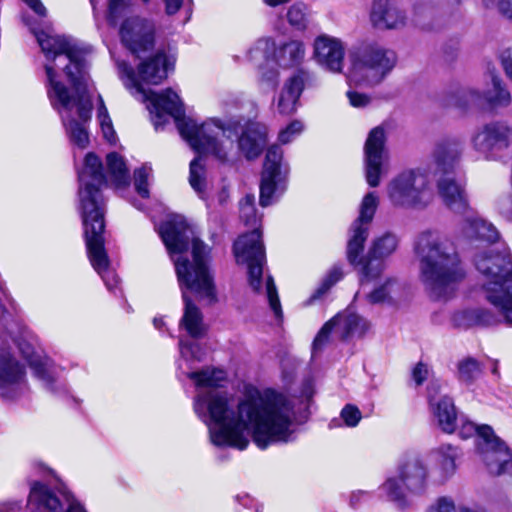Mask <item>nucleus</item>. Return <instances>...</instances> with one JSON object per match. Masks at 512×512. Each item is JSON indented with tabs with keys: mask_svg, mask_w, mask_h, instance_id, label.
<instances>
[{
	"mask_svg": "<svg viewBox=\"0 0 512 512\" xmlns=\"http://www.w3.org/2000/svg\"><path fill=\"white\" fill-rule=\"evenodd\" d=\"M197 393L193 409L206 424L209 438L217 447L244 450L249 435L260 449L294 439L298 422L296 400L273 389L245 395L236 404L232 395L220 389L226 372L205 368L188 373Z\"/></svg>",
	"mask_w": 512,
	"mask_h": 512,
	"instance_id": "1",
	"label": "nucleus"
},
{
	"mask_svg": "<svg viewBox=\"0 0 512 512\" xmlns=\"http://www.w3.org/2000/svg\"><path fill=\"white\" fill-rule=\"evenodd\" d=\"M24 21L46 59L44 67L50 103L59 113L72 146L85 149L89 145L86 123L92 112L85 52L72 38L38 31L28 19L24 18Z\"/></svg>",
	"mask_w": 512,
	"mask_h": 512,
	"instance_id": "2",
	"label": "nucleus"
},
{
	"mask_svg": "<svg viewBox=\"0 0 512 512\" xmlns=\"http://www.w3.org/2000/svg\"><path fill=\"white\" fill-rule=\"evenodd\" d=\"M160 236L175 265L178 283L184 301V314L180 326L193 337L205 332L200 309L193 304L191 296L208 303L216 301V289L210 270L211 247L200 240L184 217L175 215L164 222Z\"/></svg>",
	"mask_w": 512,
	"mask_h": 512,
	"instance_id": "3",
	"label": "nucleus"
},
{
	"mask_svg": "<svg viewBox=\"0 0 512 512\" xmlns=\"http://www.w3.org/2000/svg\"><path fill=\"white\" fill-rule=\"evenodd\" d=\"M106 163L107 170L104 174L102 163L95 154L88 153L85 156L83 167L78 172L79 211L90 263L107 289L116 293L119 279L109 266L104 248V201L100 188L105 183H111L116 188L126 187L130 183V175L124 159L117 153L108 154Z\"/></svg>",
	"mask_w": 512,
	"mask_h": 512,
	"instance_id": "4",
	"label": "nucleus"
},
{
	"mask_svg": "<svg viewBox=\"0 0 512 512\" xmlns=\"http://www.w3.org/2000/svg\"><path fill=\"white\" fill-rule=\"evenodd\" d=\"M418 279L435 299L450 297L465 278L464 263L455 243L438 230L425 229L413 240Z\"/></svg>",
	"mask_w": 512,
	"mask_h": 512,
	"instance_id": "5",
	"label": "nucleus"
},
{
	"mask_svg": "<svg viewBox=\"0 0 512 512\" xmlns=\"http://www.w3.org/2000/svg\"><path fill=\"white\" fill-rule=\"evenodd\" d=\"M178 130L194 151L211 154L219 161H227L236 151H241L247 159H254L266 144L263 132L250 128L243 131L240 120L223 123L211 118L199 124L188 118L178 123Z\"/></svg>",
	"mask_w": 512,
	"mask_h": 512,
	"instance_id": "6",
	"label": "nucleus"
},
{
	"mask_svg": "<svg viewBox=\"0 0 512 512\" xmlns=\"http://www.w3.org/2000/svg\"><path fill=\"white\" fill-rule=\"evenodd\" d=\"M173 65L174 59L164 52H157L141 62L137 73L125 61H117L119 76L124 85L132 90L133 94L141 97L142 101L149 102L147 108L156 130L162 128L169 117H173L177 125L180 121L188 119L182 118L183 104L174 90L166 89L156 93L150 90L146 91L141 84L157 85L161 83Z\"/></svg>",
	"mask_w": 512,
	"mask_h": 512,
	"instance_id": "7",
	"label": "nucleus"
},
{
	"mask_svg": "<svg viewBox=\"0 0 512 512\" xmlns=\"http://www.w3.org/2000/svg\"><path fill=\"white\" fill-rule=\"evenodd\" d=\"M240 218L253 230L240 236L234 243V255L238 264L247 265V282L250 289L266 296L276 318H282V308L272 276L264 270L266 264L264 246L258 224L261 216L256 213L255 197L248 194L240 201Z\"/></svg>",
	"mask_w": 512,
	"mask_h": 512,
	"instance_id": "8",
	"label": "nucleus"
},
{
	"mask_svg": "<svg viewBox=\"0 0 512 512\" xmlns=\"http://www.w3.org/2000/svg\"><path fill=\"white\" fill-rule=\"evenodd\" d=\"M479 285L488 302L512 325V256L504 243L489 245L474 256Z\"/></svg>",
	"mask_w": 512,
	"mask_h": 512,
	"instance_id": "9",
	"label": "nucleus"
},
{
	"mask_svg": "<svg viewBox=\"0 0 512 512\" xmlns=\"http://www.w3.org/2000/svg\"><path fill=\"white\" fill-rule=\"evenodd\" d=\"M462 151L463 145L459 139L444 140L437 144L429 163V175L441 174L437 186L443 202L457 214H466L469 210L464 184L454 177Z\"/></svg>",
	"mask_w": 512,
	"mask_h": 512,
	"instance_id": "10",
	"label": "nucleus"
},
{
	"mask_svg": "<svg viewBox=\"0 0 512 512\" xmlns=\"http://www.w3.org/2000/svg\"><path fill=\"white\" fill-rule=\"evenodd\" d=\"M429 470L419 455H409L401 460L397 475L388 478L380 487L381 493L393 505L404 510L411 506L408 494L421 496L428 488Z\"/></svg>",
	"mask_w": 512,
	"mask_h": 512,
	"instance_id": "11",
	"label": "nucleus"
},
{
	"mask_svg": "<svg viewBox=\"0 0 512 512\" xmlns=\"http://www.w3.org/2000/svg\"><path fill=\"white\" fill-rule=\"evenodd\" d=\"M396 55L377 42H366L350 52V83L375 86L380 84L396 64Z\"/></svg>",
	"mask_w": 512,
	"mask_h": 512,
	"instance_id": "12",
	"label": "nucleus"
},
{
	"mask_svg": "<svg viewBox=\"0 0 512 512\" xmlns=\"http://www.w3.org/2000/svg\"><path fill=\"white\" fill-rule=\"evenodd\" d=\"M385 192L394 208H425L433 198L429 167L402 171L387 183Z\"/></svg>",
	"mask_w": 512,
	"mask_h": 512,
	"instance_id": "13",
	"label": "nucleus"
},
{
	"mask_svg": "<svg viewBox=\"0 0 512 512\" xmlns=\"http://www.w3.org/2000/svg\"><path fill=\"white\" fill-rule=\"evenodd\" d=\"M456 431L463 439L477 436L478 451L489 471H499V466L495 465L498 456H502L504 462L507 461V446L489 425L478 426L466 416L460 415L456 420Z\"/></svg>",
	"mask_w": 512,
	"mask_h": 512,
	"instance_id": "14",
	"label": "nucleus"
},
{
	"mask_svg": "<svg viewBox=\"0 0 512 512\" xmlns=\"http://www.w3.org/2000/svg\"><path fill=\"white\" fill-rule=\"evenodd\" d=\"M472 149L487 161L500 160L512 145V127L503 121L482 124L470 136Z\"/></svg>",
	"mask_w": 512,
	"mask_h": 512,
	"instance_id": "15",
	"label": "nucleus"
},
{
	"mask_svg": "<svg viewBox=\"0 0 512 512\" xmlns=\"http://www.w3.org/2000/svg\"><path fill=\"white\" fill-rule=\"evenodd\" d=\"M283 151L272 145L266 153L260 183V205L267 207L276 202L287 189L289 169L282 161Z\"/></svg>",
	"mask_w": 512,
	"mask_h": 512,
	"instance_id": "16",
	"label": "nucleus"
},
{
	"mask_svg": "<svg viewBox=\"0 0 512 512\" xmlns=\"http://www.w3.org/2000/svg\"><path fill=\"white\" fill-rule=\"evenodd\" d=\"M387 130L379 125L368 133L364 144V173L367 184L378 187L389 172V151L386 147Z\"/></svg>",
	"mask_w": 512,
	"mask_h": 512,
	"instance_id": "17",
	"label": "nucleus"
},
{
	"mask_svg": "<svg viewBox=\"0 0 512 512\" xmlns=\"http://www.w3.org/2000/svg\"><path fill=\"white\" fill-rule=\"evenodd\" d=\"M379 205V197L376 192H368L364 195L360 207L359 216L351 227V236L348 240L347 257L355 264L363 250L368 236L369 225L373 220Z\"/></svg>",
	"mask_w": 512,
	"mask_h": 512,
	"instance_id": "18",
	"label": "nucleus"
},
{
	"mask_svg": "<svg viewBox=\"0 0 512 512\" xmlns=\"http://www.w3.org/2000/svg\"><path fill=\"white\" fill-rule=\"evenodd\" d=\"M510 102V94L502 87L501 80L497 76L492 77L491 89L481 92L475 88H461L450 99L451 105L461 109L485 104L491 107H506Z\"/></svg>",
	"mask_w": 512,
	"mask_h": 512,
	"instance_id": "19",
	"label": "nucleus"
},
{
	"mask_svg": "<svg viewBox=\"0 0 512 512\" xmlns=\"http://www.w3.org/2000/svg\"><path fill=\"white\" fill-rule=\"evenodd\" d=\"M370 323L350 309L338 313L319 331L313 342V349H319L326 342L330 332L341 338L362 337L369 330Z\"/></svg>",
	"mask_w": 512,
	"mask_h": 512,
	"instance_id": "20",
	"label": "nucleus"
},
{
	"mask_svg": "<svg viewBox=\"0 0 512 512\" xmlns=\"http://www.w3.org/2000/svg\"><path fill=\"white\" fill-rule=\"evenodd\" d=\"M122 43L138 57L154 46L155 25L153 21L140 16H132L123 21L120 27Z\"/></svg>",
	"mask_w": 512,
	"mask_h": 512,
	"instance_id": "21",
	"label": "nucleus"
},
{
	"mask_svg": "<svg viewBox=\"0 0 512 512\" xmlns=\"http://www.w3.org/2000/svg\"><path fill=\"white\" fill-rule=\"evenodd\" d=\"M398 242L397 236L393 233H385L373 241L369 251V260L361 268L362 289L370 279L380 276L384 269L383 260L396 251Z\"/></svg>",
	"mask_w": 512,
	"mask_h": 512,
	"instance_id": "22",
	"label": "nucleus"
},
{
	"mask_svg": "<svg viewBox=\"0 0 512 512\" xmlns=\"http://www.w3.org/2000/svg\"><path fill=\"white\" fill-rule=\"evenodd\" d=\"M369 19L379 30H398L407 24V14L398 0H373Z\"/></svg>",
	"mask_w": 512,
	"mask_h": 512,
	"instance_id": "23",
	"label": "nucleus"
},
{
	"mask_svg": "<svg viewBox=\"0 0 512 512\" xmlns=\"http://www.w3.org/2000/svg\"><path fill=\"white\" fill-rule=\"evenodd\" d=\"M345 46L343 42L334 37L321 35L314 41V57L319 65L331 72H341Z\"/></svg>",
	"mask_w": 512,
	"mask_h": 512,
	"instance_id": "24",
	"label": "nucleus"
},
{
	"mask_svg": "<svg viewBox=\"0 0 512 512\" xmlns=\"http://www.w3.org/2000/svg\"><path fill=\"white\" fill-rule=\"evenodd\" d=\"M439 388L440 386L435 383L428 388L430 407L441 430L451 434L456 432V420L459 416L451 398L446 395L437 397Z\"/></svg>",
	"mask_w": 512,
	"mask_h": 512,
	"instance_id": "25",
	"label": "nucleus"
},
{
	"mask_svg": "<svg viewBox=\"0 0 512 512\" xmlns=\"http://www.w3.org/2000/svg\"><path fill=\"white\" fill-rule=\"evenodd\" d=\"M308 80V72L299 70L286 81L277 103V109L281 114L289 115L296 111L298 100Z\"/></svg>",
	"mask_w": 512,
	"mask_h": 512,
	"instance_id": "26",
	"label": "nucleus"
},
{
	"mask_svg": "<svg viewBox=\"0 0 512 512\" xmlns=\"http://www.w3.org/2000/svg\"><path fill=\"white\" fill-rule=\"evenodd\" d=\"M431 459L435 465L436 480L438 483H445L456 473V460L460 457L457 447L450 444H442L430 452Z\"/></svg>",
	"mask_w": 512,
	"mask_h": 512,
	"instance_id": "27",
	"label": "nucleus"
},
{
	"mask_svg": "<svg viewBox=\"0 0 512 512\" xmlns=\"http://www.w3.org/2000/svg\"><path fill=\"white\" fill-rule=\"evenodd\" d=\"M27 507L43 512H64L58 496L49 487L38 481L31 483Z\"/></svg>",
	"mask_w": 512,
	"mask_h": 512,
	"instance_id": "28",
	"label": "nucleus"
},
{
	"mask_svg": "<svg viewBox=\"0 0 512 512\" xmlns=\"http://www.w3.org/2000/svg\"><path fill=\"white\" fill-rule=\"evenodd\" d=\"M24 354L34 374L43 382L47 389L57 392L64 387L63 384L58 383L56 369L50 358L37 352L32 354L24 352Z\"/></svg>",
	"mask_w": 512,
	"mask_h": 512,
	"instance_id": "29",
	"label": "nucleus"
},
{
	"mask_svg": "<svg viewBox=\"0 0 512 512\" xmlns=\"http://www.w3.org/2000/svg\"><path fill=\"white\" fill-rule=\"evenodd\" d=\"M463 232L468 238L481 239L490 242V245H497L495 243L499 238V232L496 227L486 220L469 213L463 222Z\"/></svg>",
	"mask_w": 512,
	"mask_h": 512,
	"instance_id": "30",
	"label": "nucleus"
},
{
	"mask_svg": "<svg viewBox=\"0 0 512 512\" xmlns=\"http://www.w3.org/2000/svg\"><path fill=\"white\" fill-rule=\"evenodd\" d=\"M276 63L283 68H292L300 65L305 58V45L300 40L284 42L274 51Z\"/></svg>",
	"mask_w": 512,
	"mask_h": 512,
	"instance_id": "31",
	"label": "nucleus"
},
{
	"mask_svg": "<svg viewBox=\"0 0 512 512\" xmlns=\"http://www.w3.org/2000/svg\"><path fill=\"white\" fill-rule=\"evenodd\" d=\"M452 322L456 327L467 329L475 326H490L495 324L497 319L487 309L472 308L456 312Z\"/></svg>",
	"mask_w": 512,
	"mask_h": 512,
	"instance_id": "32",
	"label": "nucleus"
},
{
	"mask_svg": "<svg viewBox=\"0 0 512 512\" xmlns=\"http://www.w3.org/2000/svg\"><path fill=\"white\" fill-rule=\"evenodd\" d=\"M24 378L23 367L7 351L0 352V388L19 385Z\"/></svg>",
	"mask_w": 512,
	"mask_h": 512,
	"instance_id": "33",
	"label": "nucleus"
},
{
	"mask_svg": "<svg viewBox=\"0 0 512 512\" xmlns=\"http://www.w3.org/2000/svg\"><path fill=\"white\" fill-rule=\"evenodd\" d=\"M201 157L193 159L190 163L189 183L193 190L201 197L204 198L206 194V178L205 169L201 163Z\"/></svg>",
	"mask_w": 512,
	"mask_h": 512,
	"instance_id": "34",
	"label": "nucleus"
},
{
	"mask_svg": "<svg viewBox=\"0 0 512 512\" xmlns=\"http://www.w3.org/2000/svg\"><path fill=\"white\" fill-rule=\"evenodd\" d=\"M378 278L379 276L374 279H370V281L366 282L364 289H362V285L360 284V290L356 293L355 298L359 297L360 294L363 293L365 297L368 299V301L372 304L384 302L392 292V287L395 285V283L391 280H387L380 287L375 288L371 292H367L366 289L369 286V284L377 280Z\"/></svg>",
	"mask_w": 512,
	"mask_h": 512,
	"instance_id": "35",
	"label": "nucleus"
},
{
	"mask_svg": "<svg viewBox=\"0 0 512 512\" xmlns=\"http://www.w3.org/2000/svg\"><path fill=\"white\" fill-rule=\"evenodd\" d=\"M98 108H97V118L103 133L104 138L109 143L116 142V133L113 128L112 120L108 114V110L104 104L102 97L98 96Z\"/></svg>",
	"mask_w": 512,
	"mask_h": 512,
	"instance_id": "36",
	"label": "nucleus"
},
{
	"mask_svg": "<svg viewBox=\"0 0 512 512\" xmlns=\"http://www.w3.org/2000/svg\"><path fill=\"white\" fill-rule=\"evenodd\" d=\"M482 373L480 363L474 358H465L458 363V378L466 383H472Z\"/></svg>",
	"mask_w": 512,
	"mask_h": 512,
	"instance_id": "37",
	"label": "nucleus"
},
{
	"mask_svg": "<svg viewBox=\"0 0 512 512\" xmlns=\"http://www.w3.org/2000/svg\"><path fill=\"white\" fill-rule=\"evenodd\" d=\"M152 177V168L148 164L142 165L134 171V186L142 198L149 197V179Z\"/></svg>",
	"mask_w": 512,
	"mask_h": 512,
	"instance_id": "38",
	"label": "nucleus"
},
{
	"mask_svg": "<svg viewBox=\"0 0 512 512\" xmlns=\"http://www.w3.org/2000/svg\"><path fill=\"white\" fill-rule=\"evenodd\" d=\"M287 19L290 25L296 29L303 30L307 26L306 7L301 3L292 5L287 12Z\"/></svg>",
	"mask_w": 512,
	"mask_h": 512,
	"instance_id": "39",
	"label": "nucleus"
},
{
	"mask_svg": "<svg viewBox=\"0 0 512 512\" xmlns=\"http://www.w3.org/2000/svg\"><path fill=\"white\" fill-rule=\"evenodd\" d=\"M340 417L347 427H356L362 419V413L359 408L352 404H347L343 407Z\"/></svg>",
	"mask_w": 512,
	"mask_h": 512,
	"instance_id": "40",
	"label": "nucleus"
},
{
	"mask_svg": "<svg viewBox=\"0 0 512 512\" xmlns=\"http://www.w3.org/2000/svg\"><path fill=\"white\" fill-rule=\"evenodd\" d=\"M304 129V124L300 120H294L279 132V141L282 144L290 143L295 137L300 135Z\"/></svg>",
	"mask_w": 512,
	"mask_h": 512,
	"instance_id": "41",
	"label": "nucleus"
},
{
	"mask_svg": "<svg viewBox=\"0 0 512 512\" xmlns=\"http://www.w3.org/2000/svg\"><path fill=\"white\" fill-rule=\"evenodd\" d=\"M427 512H457V508L451 497L441 496L429 506Z\"/></svg>",
	"mask_w": 512,
	"mask_h": 512,
	"instance_id": "42",
	"label": "nucleus"
},
{
	"mask_svg": "<svg viewBox=\"0 0 512 512\" xmlns=\"http://www.w3.org/2000/svg\"><path fill=\"white\" fill-rule=\"evenodd\" d=\"M59 494L67 505L66 512H87L83 504L67 488H61Z\"/></svg>",
	"mask_w": 512,
	"mask_h": 512,
	"instance_id": "43",
	"label": "nucleus"
},
{
	"mask_svg": "<svg viewBox=\"0 0 512 512\" xmlns=\"http://www.w3.org/2000/svg\"><path fill=\"white\" fill-rule=\"evenodd\" d=\"M274 48V41L271 38L258 39L254 46L249 50V57L256 59L257 54H261L262 57H266L267 53Z\"/></svg>",
	"mask_w": 512,
	"mask_h": 512,
	"instance_id": "44",
	"label": "nucleus"
},
{
	"mask_svg": "<svg viewBox=\"0 0 512 512\" xmlns=\"http://www.w3.org/2000/svg\"><path fill=\"white\" fill-rule=\"evenodd\" d=\"M131 0H109V19L116 22L130 6Z\"/></svg>",
	"mask_w": 512,
	"mask_h": 512,
	"instance_id": "45",
	"label": "nucleus"
},
{
	"mask_svg": "<svg viewBox=\"0 0 512 512\" xmlns=\"http://www.w3.org/2000/svg\"><path fill=\"white\" fill-rule=\"evenodd\" d=\"M343 277V271L339 266H334L324 278L321 287L318 289V294L325 293L330 287L341 280Z\"/></svg>",
	"mask_w": 512,
	"mask_h": 512,
	"instance_id": "46",
	"label": "nucleus"
},
{
	"mask_svg": "<svg viewBox=\"0 0 512 512\" xmlns=\"http://www.w3.org/2000/svg\"><path fill=\"white\" fill-rule=\"evenodd\" d=\"M487 7H496L498 12L512 22V0H483Z\"/></svg>",
	"mask_w": 512,
	"mask_h": 512,
	"instance_id": "47",
	"label": "nucleus"
},
{
	"mask_svg": "<svg viewBox=\"0 0 512 512\" xmlns=\"http://www.w3.org/2000/svg\"><path fill=\"white\" fill-rule=\"evenodd\" d=\"M180 354L186 360L195 359L200 361L201 356L198 354L199 347L194 343H186L183 339L179 340Z\"/></svg>",
	"mask_w": 512,
	"mask_h": 512,
	"instance_id": "48",
	"label": "nucleus"
},
{
	"mask_svg": "<svg viewBox=\"0 0 512 512\" xmlns=\"http://www.w3.org/2000/svg\"><path fill=\"white\" fill-rule=\"evenodd\" d=\"M507 461L504 462L502 460V456H498L495 460V465L499 466V471H489L493 475H501V474H509L512 476V454L510 450L507 448Z\"/></svg>",
	"mask_w": 512,
	"mask_h": 512,
	"instance_id": "49",
	"label": "nucleus"
},
{
	"mask_svg": "<svg viewBox=\"0 0 512 512\" xmlns=\"http://www.w3.org/2000/svg\"><path fill=\"white\" fill-rule=\"evenodd\" d=\"M347 97L349 99L350 104L356 108H362L367 106L370 103V98L366 94L358 93L355 91H348Z\"/></svg>",
	"mask_w": 512,
	"mask_h": 512,
	"instance_id": "50",
	"label": "nucleus"
},
{
	"mask_svg": "<svg viewBox=\"0 0 512 512\" xmlns=\"http://www.w3.org/2000/svg\"><path fill=\"white\" fill-rule=\"evenodd\" d=\"M499 59L506 75L512 80V48L503 49Z\"/></svg>",
	"mask_w": 512,
	"mask_h": 512,
	"instance_id": "51",
	"label": "nucleus"
},
{
	"mask_svg": "<svg viewBox=\"0 0 512 512\" xmlns=\"http://www.w3.org/2000/svg\"><path fill=\"white\" fill-rule=\"evenodd\" d=\"M428 375V366L421 362H419L412 371L413 380L417 385H421L427 379Z\"/></svg>",
	"mask_w": 512,
	"mask_h": 512,
	"instance_id": "52",
	"label": "nucleus"
},
{
	"mask_svg": "<svg viewBox=\"0 0 512 512\" xmlns=\"http://www.w3.org/2000/svg\"><path fill=\"white\" fill-rule=\"evenodd\" d=\"M36 15L41 18L46 17L47 9L40 0H23Z\"/></svg>",
	"mask_w": 512,
	"mask_h": 512,
	"instance_id": "53",
	"label": "nucleus"
},
{
	"mask_svg": "<svg viewBox=\"0 0 512 512\" xmlns=\"http://www.w3.org/2000/svg\"><path fill=\"white\" fill-rule=\"evenodd\" d=\"M261 78L263 81H266L268 84L274 86L278 79V70L277 69H270L266 70L264 67L260 69Z\"/></svg>",
	"mask_w": 512,
	"mask_h": 512,
	"instance_id": "54",
	"label": "nucleus"
},
{
	"mask_svg": "<svg viewBox=\"0 0 512 512\" xmlns=\"http://www.w3.org/2000/svg\"><path fill=\"white\" fill-rule=\"evenodd\" d=\"M165 4V12L168 15L176 14L182 5L184 4V0H163Z\"/></svg>",
	"mask_w": 512,
	"mask_h": 512,
	"instance_id": "55",
	"label": "nucleus"
},
{
	"mask_svg": "<svg viewBox=\"0 0 512 512\" xmlns=\"http://www.w3.org/2000/svg\"><path fill=\"white\" fill-rule=\"evenodd\" d=\"M0 512H23L20 501H7L0 504Z\"/></svg>",
	"mask_w": 512,
	"mask_h": 512,
	"instance_id": "56",
	"label": "nucleus"
},
{
	"mask_svg": "<svg viewBox=\"0 0 512 512\" xmlns=\"http://www.w3.org/2000/svg\"><path fill=\"white\" fill-rule=\"evenodd\" d=\"M367 497V494L364 491H355L351 493L350 496V505L352 507H356L360 501Z\"/></svg>",
	"mask_w": 512,
	"mask_h": 512,
	"instance_id": "57",
	"label": "nucleus"
},
{
	"mask_svg": "<svg viewBox=\"0 0 512 512\" xmlns=\"http://www.w3.org/2000/svg\"><path fill=\"white\" fill-rule=\"evenodd\" d=\"M501 214L506 220L512 222V201L502 207Z\"/></svg>",
	"mask_w": 512,
	"mask_h": 512,
	"instance_id": "58",
	"label": "nucleus"
},
{
	"mask_svg": "<svg viewBox=\"0 0 512 512\" xmlns=\"http://www.w3.org/2000/svg\"><path fill=\"white\" fill-rule=\"evenodd\" d=\"M458 512H486L484 508L473 505H461L458 508Z\"/></svg>",
	"mask_w": 512,
	"mask_h": 512,
	"instance_id": "59",
	"label": "nucleus"
},
{
	"mask_svg": "<svg viewBox=\"0 0 512 512\" xmlns=\"http://www.w3.org/2000/svg\"><path fill=\"white\" fill-rule=\"evenodd\" d=\"M289 0H264V2L271 7H276L278 5H282L287 3Z\"/></svg>",
	"mask_w": 512,
	"mask_h": 512,
	"instance_id": "60",
	"label": "nucleus"
},
{
	"mask_svg": "<svg viewBox=\"0 0 512 512\" xmlns=\"http://www.w3.org/2000/svg\"><path fill=\"white\" fill-rule=\"evenodd\" d=\"M154 327L158 330H161L164 326V321L161 317H155L153 320Z\"/></svg>",
	"mask_w": 512,
	"mask_h": 512,
	"instance_id": "61",
	"label": "nucleus"
},
{
	"mask_svg": "<svg viewBox=\"0 0 512 512\" xmlns=\"http://www.w3.org/2000/svg\"><path fill=\"white\" fill-rule=\"evenodd\" d=\"M0 291L3 293V295L6 297V299H8V295L6 293V288L4 287V285L0 282Z\"/></svg>",
	"mask_w": 512,
	"mask_h": 512,
	"instance_id": "62",
	"label": "nucleus"
},
{
	"mask_svg": "<svg viewBox=\"0 0 512 512\" xmlns=\"http://www.w3.org/2000/svg\"><path fill=\"white\" fill-rule=\"evenodd\" d=\"M255 511L256 512H262L263 511V506L262 505H257L256 508H255Z\"/></svg>",
	"mask_w": 512,
	"mask_h": 512,
	"instance_id": "63",
	"label": "nucleus"
},
{
	"mask_svg": "<svg viewBox=\"0 0 512 512\" xmlns=\"http://www.w3.org/2000/svg\"><path fill=\"white\" fill-rule=\"evenodd\" d=\"M243 498H244V500H245V501L243 502V505H244V506H247V505H248V502H250V499H249L247 496H245V497H243Z\"/></svg>",
	"mask_w": 512,
	"mask_h": 512,
	"instance_id": "64",
	"label": "nucleus"
}]
</instances>
